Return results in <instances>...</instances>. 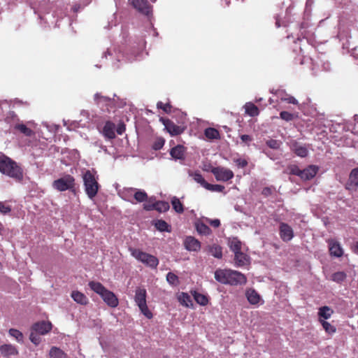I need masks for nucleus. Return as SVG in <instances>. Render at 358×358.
<instances>
[{"label":"nucleus","instance_id":"nucleus-1","mask_svg":"<svg viewBox=\"0 0 358 358\" xmlns=\"http://www.w3.org/2000/svg\"><path fill=\"white\" fill-rule=\"evenodd\" d=\"M215 280L225 285H238L246 282V277L239 271L231 269H217L215 272Z\"/></svg>","mask_w":358,"mask_h":358},{"label":"nucleus","instance_id":"nucleus-2","mask_svg":"<svg viewBox=\"0 0 358 358\" xmlns=\"http://www.w3.org/2000/svg\"><path fill=\"white\" fill-rule=\"evenodd\" d=\"M85 192L88 198L93 199L97 194L100 185L98 182V175L94 169L86 170L83 173Z\"/></svg>","mask_w":358,"mask_h":358},{"label":"nucleus","instance_id":"nucleus-3","mask_svg":"<svg viewBox=\"0 0 358 358\" xmlns=\"http://www.w3.org/2000/svg\"><path fill=\"white\" fill-rule=\"evenodd\" d=\"M0 172L18 180H21L23 176L20 166L6 155L0 156Z\"/></svg>","mask_w":358,"mask_h":358},{"label":"nucleus","instance_id":"nucleus-4","mask_svg":"<svg viewBox=\"0 0 358 358\" xmlns=\"http://www.w3.org/2000/svg\"><path fill=\"white\" fill-rule=\"evenodd\" d=\"M92 290L98 294L109 306L115 308L118 306V299L115 294L107 289L101 283L90 281L88 284Z\"/></svg>","mask_w":358,"mask_h":358},{"label":"nucleus","instance_id":"nucleus-5","mask_svg":"<svg viewBox=\"0 0 358 358\" xmlns=\"http://www.w3.org/2000/svg\"><path fill=\"white\" fill-rule=\"evenodd\" d=\"M81 115L85 116L90 122L96 124H99L101 118H103L87 110H82ZM97 127L106 138L113 139L115 137V125L112 122L107 121L101 130L99 129V125H97Z\"/></svg>","mask_w":358,"mask_h":358},{"label":"nucleus","instance_id":"nucleus-6","mask_svg":"<svg viewBox=\"0 0 358 358\" xmlns=\"http://www.w3.org/2000/svg\"><path fill=\"white\" fill-rule=\"evenodd\" d=\"M129 250L133 257L147 266L156 268L159 264L158 259L154 255L133 248H129Z\"/></svg>","mask_w":358,"mask_h":358},{"label":"nucleus","instance_id":"nucleus-7","mask_svg":"<svg viewBox=\"0 0 358 358\" xmlns=\"http://www.w3.org/2000/svg\"><path fill=\"white\" fill-rule=\"evenodd\" d=\"M147 292L145 289L142 287H137L135 291L134 301L136 305L138 306L141 312L147 318L151 319L152 317V313L148 309L146 303Z\"/></svg>","mask_w":358,"mask_h":358},{"label":"nucleus","instance_id":"nucleus-8","mask_svg":"<svg viewBox=\"0 0 358 358\" xmlns=\"http://www.w3.org/2000/svg\"><path fill=\"white\" fill-rule=\"evenodd\" d=\"M75 185V178L72 176L66 174L54 180L52 186L58 192H64L66 190L74 192Z\"/></svg>","mask_w":358,"mask_h":358},{"label":"nucleus","instance_id":"nucleus-9","mask_svg":"<svg viewBox=\"0 0 358 358\" xmlns=\"http://www.w3.org/2000/svg\"><path fill=\"white\" fill-rule=\"evenodd\" d=\"M212 173L218 181L226 182L234 178V173L229 169L218 166L212 169Z\"/></svg>","mask_w":358,"mask_h":358},{"label":"nucleus","instance_id":"nucleus-10","mask_svg":"<svg viewBox=\"0 0 358 358\" xmlns=\"http://www.w3.org/2000/svg\"><path fill=\"white\" fill-rule=\"evenodd\" d=\"M96 104L103 110L109 112L113 107L114 101L112 99L102 96L99 93L94 94V97Z\"/></svg>","mask_w":358,"mask_h":358},{"label":"nucleus","instance_id":"nucleus-11","mask_svg":"<svg viewBox=\"0 0 358 358\" xmlns=\"http://www.w3.org/2000/svg\"><path fill=\"white\" fill-rule=\"evenodd\" d=\"M132 6L138 12L149 16L152 13V7L147 0H129Z\"/></svg>","mask_w":358,"mask_h":358},{"label":"nucleus","instance_id":"nucleus-12","mask_svg":"<svg viewBox=\"0 0 358 358\" xmlns=\"http://www.w3.org/2000/svg\"><path fill=\"white\" fill-rule=\"evenodd\" d=\"M31 329L39 335H45L52 329L50 322L41 321L33 324Z\"/></svg>","mask_w":358,"mask_h":358},{"label":"nucleus","instance_id":"nucleus-13","mask_svg":"<svg viewBox=\"0 0 358 358\" xmlns=\"http://www.w3.org/2000/svg\"><path fill=\"white\" fill-rule=\"evenodd\" d=\"M185 248L190 252H197L201 248V243L193 236H187L183 242Z\"/></svg>","mask_w":358,"mask_h":358},{"label":"nucleus","instance_id":"nucleus-14","mask_svg":"<svg viewBox=\"0 0 358 358\" xmlns=\"http://www.w3.org/2000/svg\"><path fill=\"white\" fill-rule=\"evenodd\" d=\"M346 188L350 191H357L358 189V168L351 171L349 180L346 184Z\"/></svg>","mask_w":358,"mask_h":358},{"label":"nucleus","instance_id":"nucleus-15","mask_svg":"<svg viewBox=\"0 0 358 358\" xmlns=\"http://www.w3.org/2000/svg\"><path fill=\"white\" fill-rule=\"evenodd\" d=\"M279 230L280 238L284 241H289L294 236L292 227L286 223H280Z\"/></svg>","mask_w":358,"mask_h":358},{"label":"nucleus","instance_id":"nucleus-16","mask_svg":"<svg viewBox=\"0 0 358 358\" xmlns=\"http://www.w3.org/2000/svg\"><path fill=\"white\" fill-rule=\"evenodd\" d=\"M319 170L318 166L310 165L307 168L301 170L300 178L303 180H309L313 178Z\"/></svg>","mask_w":358,"mask_h":358},{"label":"nucleus","instance_id":"nucleus-17","mask_svg":"<svg viewBox=\"0 0 358 358\" xmlns=\"http://www.w3.org/2000/svg\"><path fill=\"white\" fill-rule=\"evenodd\" d=\"M329 248L330 255L335 257H341L343 255V250L341 244L334 240H329Z\"/></svg>","mask_w":358,"mask_h":358},{"label":"nucleus","instance_id":"nucleus-18","mask_svg":"<svg viewBox=\"0 0 358 358\" xmlns=\"http://www.w3.org/2000/svg\"><path fill=\"white\" fill-rule=\"evenodd\" d=\"M0 352L4 357L17 355L19 353L17 348L11 344H3L1 345Z\"/></svg>","mask_w":358,"mask_h":358},{"label":"nucleus","instance_id":"nucleus-19","mask_svg":"<svg viewBox=\"0 0 358 358\" xmlns=\"http://www.w3.org/2000/svg\"><path fill=\"white\" fill-rule=\"evenodd\" d=\"M163 123L166 129L171 136L179 135L183 131V129L180 127L175 124L169 120H163Z\"/></svg>","mask_w":358,"mask_h":358},{"label":"nucleus","instance_id":"nucleus-20","mask_svg":"<svg viewBox=\"0 0 358 358\" xmlns=\"http://www.w3.org/2000/svg\"><path fill=\"white\" fill-rule=\"evenodd\" d=\"M134 191H136L135 188L131 187H126L120 190L118 194L125 201H129L131 203H134Z\"/></svg>","mask_w":358,"mask_h":358},{"label":"nucleus","instance_id":"nucleus-21","mask_svg":"<svg viewBox=\"0 0 358 358\" xmlns=\"http://www.w3.org/2000/svg\"><path fill=\"white\" fill-rule=\"evenodd\" d=\"M234 260L236 266H243L250 262L249 257L242 252H236L234 255Z\"/></svg>","mask_w":358,"mask_h":358},{"label":"nucleus","instance_id":"nucleus-22","mask_svg":"<svg viewBox=\"0 0 358 358\" xmlns=\"http://www.w3.org/2000/svg\"><path fill=\"white\" fill-rule=\"evenodd\" d=\"M185 148L183 145H178L173 147L171 151V156L175 159H182L185 158Z\"/></svg>","mask_w":358,"mask_h":358},{"label":"nucleus","instance_id":"nucleus-23","mask_svg":"<svg viewBox=\"0 0 358 358\" xmlns=\"http://www.w3.org/2000/svg\"><path fill=\"white\" fill-rule=\"evenodd\" d=\"M245 295L250 303L252 305H256L259 303L260 301V296L255 289H248L246 291Z\"/></svg>","mask_w":358,"mask_h":358},{"label":"nucleus","instance_id":"nucleus-24","mask_svg":"<svg viewBox=\"0 0 358 358\" xmlns=\"http://www.w3.org/2000/svg\"><path fill=\"white\" fill-rule=\"evenodd\" d=\"M71 297L76 303L81 305H86L89 301L87 297L83 293L78 291H73Z\"/></svg>","mask_w":358,"mask_h":358},{"label":"nucleus","instance_id":"nucleus-25","mask_svg":"<svg viewBox=\"0 0 358 358\" xmlns=\"http://www.w3.org/2000/svg\"><path fill=\"white\" fill-rule=\"evenodd\" d=\"M207 252L215 258L221 259L222 257V248L219 245L213 244L208 246Z\"/></svg>","mask_w":358,"mask_h":358},{"label":"nucleus","instance_id":"nucleus-26","mask_svg":"<svg viewBox=\"0 0 358 358\" xmlns=\"http://www.w3.org/2000/svg\"><path fill=\"white\" fill-rule=\"evenodd\" d=\"M245 112L250 117L257 116L259 113V108L252 103L248 102L244 106Z\"/></svg>","mask_w":358,"mask_h":358},{"label":"nucleus","instance_id":"nucleus-27","mask_svg":"<svg viewBox=\"0 0 358 358\" xmlns=\"http://www.w3.org/2000/svg\"><path fill=\"white\" fill-rule=\"evenodd\" d=\"M178 299L180 303L185 307H191L193 305L191 296L187 293L181 292L178 296Z\"/></svg>","mask_w":358,"mask_h":358},{"label":"nucleus","instance_id":"nucleus-28","mask_svg":"<svg viewBox=\"0 0 358 358\" xmlns=\"http://www.w3.org/2000/svg\"><path fill=\"white\" fill-rule=\"evenodd\" d=\"M50 358H67V355L60 348L53 346L49 352Z\"/></svg>","mask_w":358,"mask_h":358},{"label":"nucleus","instance_id":"nucleus-29","mask_svg":"<svg viewBox=\"0 0 358 358\" xmlns=\"http://www.w3.org/2000/svg\"><path fill=\"white\" fill-rule=\"evenodd\" d=\"M207 224L208 223L206 222H197L196 224V229L198 233L205 236L210 235L212 231Z\"/></svg>","mask_w":358,"mask_h":358},{"label":"nucleus","instance_id":"nucleus-30","mask_svg":"<svg viewBox=\"0 0 358 358\" xmlns=\"http://www.w3.org/2000/svg\"><path fill=\"white\" fill-rule=\"evenodd\" d=\"M241 242L237 238H229V246L230 249L234 252V255L236 252H241Z\"/></svg>","mask_w":358,"mask_h":358},{"label":"nucleus","instance_id":"nucleus-31","mask_svg":"<svg viewBox=\"0 0 358 358\" xmlns=\"http://www.w3.org/2000/svg\"><path fill=\"white\" fill-rule=\"evenodd\" d=\"M192 294L194 296V300L201 306H206L208 303V297L196 291L192 292Z\"/></svg>","mask_w":358,"mask_h":358},{"label":"nucleus","instance_id":"nucleus-32","mask_svg":"<svg viewBox=\"0 0 358 358\" xmlns=\"http://www.w3.org/2000/svg\"><path fill=\"white\" fill-rule=\"evenodd\" d=\"M293 150L297 156L301 157H305L308 154L306 147L297 143L293 145Z\"/></svg>","mask_w":358,"mask_h":358},{"label":"nucleus","instance_id":"nucleus-33","mask_svg":"<svg viewBox=\"0 0 358 358\" xmlns=\"http://www.w3.org/2000/svg\"><path fill=\"white\" fill-rule=\"evenodd\" d=\"M171 204H172L173 208L178 213H182L184 211L182 203L180 202L179 199L177 198L176 196H173L172 198Z\"/></svg>","mask_w":358,"mask_h":358},{"label":"nucleus","instance_id":"nucleus-34","mask_svg":"<svg viewBox=\"0 0 358 358\" xmlns=\"http://www.w3.org/2000/svg\"><path fill=\"white\" fill-rule=\"evenodd\" d=\"M205 136L209 139H217L220 138L218 131L214 128H207L204 131Z\"/></svg>","mask_w":358,"mask_h":358},{"label":"nucleus","instance_id":"nucleus-35","mask_svg":"<svg viewBox=\"0 0 358 358\" xmlns=\"http://www.w3.org/2000/svg\"><path fill=\"white\" fill-rule=\"evenodd\" d=\"M148 198L146 192L143 190L137 189L134 191V199L138 202H143Z\"/></svg>","mask_w":358,"mask_h":358},{"label":"nucleus","instance_id":"nucleus-36","mask_svg":"<svg viewBox=\"0 0 358 358\" xmlns=\"http://www.w3.org/2000/svg\"><path fill=\"white\" fill-rule=\"evenodd\" d=\"M333 313L332 310L328 306H323L319 309L318 315L320 317L329 319Z\"/></svg>","mask_w":358,"mask_h":358},{"label":"nucleus","instance_id":"nucleus-37","mask_svg":"<svg viewBox=\"0 0 358 358\" xmlns=\"http://www.w3.org/2000/svg\"><path fill=\"white\" fill-rule=\"evenodd\" d=\"M169 208V203L167 201H159L155 202V210L159 212H166Z\"/></svg>","mask_w":358,"mask_h":358},{"label":"nucleus","instance_id":"nucleus-38","mask_svg":"<svg viewBox=\"0 0 358 358\" xmlns=\"http://www.w3.org/2000/svg\"><path fill=\"white\" fill-rule=\"evenodd\" d=\"M8 333L9 335L15 338L18 343L23 342V334L19 330L15 329H10Z\"/></svg>","mask_w":358,"mask_h":358},{"label":"nucleus","instance_id":"nucleus-39","mask_svg":"<svg viewBox=\"0 0 358 358\" xmlns=\"http://www.w3.org/2000/svg\"><path fill=\"white\" fill-rule=\"evenodd\" d=\"M166 280L172 286H176L179 284L178 277L172 272L167 273Z\"/></svg>","mask_w":358,"mask_h":358},{"label":"nucleus","instance_id":"nucleus-40","mask_svg":"<svg viewBox=\"0 0 358 358\" xmlns=\"http://www.w3.org/2000/svg\"><path fill=\"white\" fill-rule=\"evenodd\" d=\"M155 225V227L160 231H169V225L164 220H157Z\"/></svg>","mask_w":358,"mask_h":358},{"label":"nucleus","instance_id":"nucleus-41","mask_svg":"<svg viewBox=\"0 0 358 358\" xmlns=\"http://www.w3.org/2000/svg\"><path fill=\"white\" fill-rule=\"evenodd\" d=\"M139 45H140L139 49L141 50H138V52L136 54H135V55H134V57H127L128 60L132 61L134 59H139L141 58V55L143 54V50L145 46V41L142 40V41L141 42Z\"/></svg>","mask_w":358,"mask_h":358},{"label":"nucleus","instance_id":"nucleus-42","mask_svg":"<svg viewBox=\"0 0 358 358\" xmlns=\"http://www.w3.org/2000/svg\"><path fill=\"white\" fill-rule=\"evenodd\" d=\"M205 189L211 192H221L224 189V187L221 185H212L208 182L206 184Z\"/></svg>","mask_w":358,"mask_h":358},{"label":"nucleus","instance_id":"nucleus-43","mask_svg":"<svg viewBox=\"0 0 358 358\" xmlns=\"http://www.w3.org/2000/svg\"><path fill=\"white\" fill-rule=\"evenodd\" d=\"M345 278L346 274L342 271L334 273L331 276L332 280L336 282H343L345 279Z\"/></svg>","mask_w":358,"mask_h":358},{"label":"nucleus","instance_id":"nucleus-44","mask_svg":"<svg viewBox=\"0 0 358 358\" xmlns=\"http://www.w3.org/2000/svg\"><path fill=\"white\" fill-rule=\"evenodd\" d=\"M266 144L271 149H279L282 145V142L278 140L269 139L266 141Z\"/></svg>","mask_w":358,"mask_h":358},{"label":"nucleus","instance_id":"nucleus-45","mask_svg":"<svg viewBox=\"0 0 358 358\" xmlns=\"http://www.w3.org/2000/svg\"><path fill=\"white\" fill-rule=\"evenodd\" d=\"M192 176L193 177V179L197 183H199L202 187L205 188L206 184H207L208 182L204 180V178H203L202 175L200 173L196 172L192 174Z\"/></svg>","mask_w":358,"mask_h":358},{"label":"nucleus","instance_id":"nucleus-46","mask_svg":"<svg viewBox=\"0 0 358 358\" xmlns=\"http://www.w3.org/2000/svg\"><path fill=\"white\" fill-rule=\"evenodd\" d=\"M17 129L27 136H31L34 134L33 131L24 124H18Z\"/></svg>","mask_w":358,"mask_h":358},{"label":"nucleus","instance_id":"nucleus-47","mask_svg":"<svg viewBox=\"0 0 358 358\" xmlns=\"http://www.w3.org/2000/svg\"><path fill=\"white\" fill-rule=\"evenodd\" d=\"M233 162L236 164V165L238 168H241V169L246 167L248 164L247 159H245L244 158H241V157H236V158L234 157L233 159Z\"/></svg>","mask_w":358,"mask_h":358},{"label":"nucleus","instance_id":"nucleus-48","mask_svg":"<svg viewBox=\"0 0 358 358\" xmlns=\"http://www.w3.org/2000/svg\"><path fill=\"white\" fill-rule=\"evenodd\" d=\"M289 173L292 175L297 176L300 178L301 170L296 165H290L287 167Z\"/></svg>","mask_w":358,"mask_h":358},{"label":"nucleus","instance_id":"nucleus-49","mask_svg":"<svg viewBox=\"0 0 358 358\" xmlns=\"http://www.w3.org/2000/svg\"><path fill=\"white\" fill-rule=\"evenodd\" d=\"M321 323L323 328L327 333L332 334L336 331V328L328 322L321 321Z\"/></svg>","mask_w":358,"mask_h":358},{"label":"nucleus","instance_id":"nucleus-50","mask_svg":"<svg viewBox=\"0 0 358 358\" xmlns=\"http://www.w3.org/2000/svg\"><path fill=\"white\" fill-rule=\"evenodd\" d=\"M29 339L36 345H38L41 343V338L38 336V334L36 333L32 329L29 336Z\"/></svg>","mask_w":358,"mask_h":358},{"label":"nucleus","instance_id":"nucleus-51","mask_svg":"<svg viewBox=\"0 0 358 358\" xmlns=\"http://www.w3.org/2000/svg\"><path fill=\"white\" fill-rule=\"evenodd\" d=\"M43 126L45 127L50 133L55 134L57 132L59 126L57 124H50L48 122H43Z\"/></svg>","mask_w":358,"mask_h":358},{"label":"nucleus","instance_id":"nucleus-52","mask_svg":"<svg viewBox=\"0 0 358 358\" xmlns=\"http://www.w3.org/2000/svg\"><path fill=\"white\" fill-rule=\"evenodd\" d=\"M280 117L281 119L288 122L292 120L294 118V115L287 111H282L280 113Z\"/></svg>","mask_w":358,"mask_h":358},{"label":"nucleus","instance_id":"nucleus-53","mask_svg":"<svg viewBox=\"0 0 358 358\" xmlns=\"http://www.w3.org/2000/svg\"><path fill=\"white\" fill-rule=\"evenodd\" d=\"M203 221L206 222V223L210 224L212 227H213L215 228H217L220 226V221L219 219L212 220V219H210L208 217H205V218H203Z\"/></svg>","mask_w":358,"mask_h":358},{"label":"nucleus","instance_id":"nucleus-54","mask_svg":"<svg viewBox=\"0 0 358 358\" xmlns=\"http://www.w3.org/2000/svg\"><path fill=\"white\" fill-rule=\"evenodd\" d=\"M11 211V208L5 204V203L0 201V212L2 214H8Z\"/></svg>","mask_w":358,"mask_h":358},{"label":"nucleus","instance_id":"nucleus-55","mask_svg":"<svg viewBox=\"0 0 358 358\" xmlns=\"http://www.w3.org/2000/svg\"><path fill=\"white\" fill-rule=\"evenodd\" d=\"M282 101H287L289 103H292L294 105L298 104V101L292 96H287L286 97H281Z\"/></svg>","mask_w":358,"mask_h":358},{"label":"nucleus","instance_id":"nucleus-56","mask_svg":"<svg viewBox=\"0 0 358 358\" xmlns=\"http://www.w3.org/2000/svg\"><path fill=\"white\" fill-rule=\"evenodd\" d=\"M252 137L250 135L243 134L241 136V140L243 143L249 145V143L252 141Z\"/></svg>","mask_w":358,"mask_h":358},{"label":"nucleus","instance_id":"nucleus-57","mask_svg":"<svg viewBox=\"0 0 358 358\" xmlns=\"http://www.w3.org/2000/svg\"><path fill=\"white\" fill-rule=\"evenodd\" d=\"M157 108L163 109L164 111L168 112L170 110L171 106L169 103L164 104L162 102L159 101L157 104Z\"/></svg>","mask_w":358,"mask_h":358},{"label":"nucleus","instance_id":"nucleus-58","mask_svg":"<svg viewBox=\"0 0 358 358\" xmlns=\"http://www.w3.org/2000/svg\"><path fill=\"white\" fill-rule=\"evenodd\" d=\"M273 187H266L262 189V194L265 196H270L273 192Z\"/></svg>","mask_w":358,"mask_h":358},{"label":"nucleus","instance_id":"nucleus-59","mask_svg":"<svg viewBox=\"0 0 358 358\" xmlns=\"http://www.w3.org/2000/svg\"><path fill=\"white\" fill-rule=\"evenodd\" d=\"M144 209L146 210H152L155 209V202L153 203H147L143 205Z\"/></svg>","mask_w":358,"mask_h":358},{"label":"nucleus","instance_id":"nucleus-60","mask_svg":"<svg viewBox=\"0 0 358 358\" xmlns=\"http://www.w3.org/2000/svg\"><path fill=\"white\" fill-rule=\"evenodd\" d=\"M322 68L324 71H329L330 69V64L328 62H324L322 64Z\"/></svg>","mask_w":358,"mask_h":358},{"label":"nucleus","instance_id":"nucleus-61","mask_svg":"<svg viewBox=\"0 0 358 358\" xmlns=\"http://www.w3.org/2000/svg\"><path fill=\"white\" fill-rule=\"evenodd\" d=\"M264 153L270 159L274 160V158L271 156V152L270 151L264 150Z\"/></svg>","mask_w":358,"mask_h":358},{"label":"nucleus","instance_id":"nucleus-62","mask_svg":"<svg viewBox=\"0 0 358 358\" xmlns=\"http://www.w3.org/2000/svg\"><path fill=\"white\" fill-rule=\"evenodd\" d=\"M124 130V127H120L117 129V134H122V131Z\"/></svg>","mask_w":358,"mask_h":358},{"label":"nucleus","instance_id":"nucleus-63","mask_svg":"<svg viewBox=\"0 0 358 358\" xmlns=\"http://www.w3.org/2000/svg\"><path fill=\"white\" fill-rule=\"evenodd\" d=\"M275 25L277 27H280L281 26L280 24V20L278 17H276V19H275Z\"/></svg>","mask_w":358,"mask_h":358},{"label":"nucleus","instance_id":"nucleus-64","mask_svg":"<svg viewBox=\"0 0 358 358\" xmlns=\"http://www.w3.org/2000/svg\"><path fill=\"white\" fill-rule=\"evenodd\" d=\"M107 54H108V55H111V52H110V50H108L106 51V52H105V53H104V57H107V56H106V55H107Z\"/></svg>","mask_w":358,"mask_h":358}]
</instances>
